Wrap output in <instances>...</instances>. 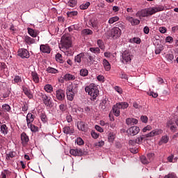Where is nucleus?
<instances>
[{
    "mask_svg": "<svg viewBox=\"0 0 178 178\" xmlns=\"http://www.w3.org/2000/svg\"><path fill=\"white\" fill-rule=\"evenodd\" d=\"M86 92H88L90 95L91 101H95L97 97L99 95V90H98V86L95 83H90L89 86L85 88Z\"/></svg>",
    "mask_w": 178,
    "mask_h": 178,
    "instance_id": "nucleus-1",
    "label": "nucleus"
},
{
    "mask_svg": "<svg viewBox=\"0 0 178 178\" xmlns=\"http://www.w3.org/2000/svg\"><path fill=\"white\" fill-rule=\"evenodd\" d=\"M131 59H133V55H131L129 51H124L122 53L121 62L124 63V65L131 63Z\"/></svg>",
    "mask_w": 178,
    "mask_h": 178,
    "instance_id": "nucleus-2",
    "label": "nucleus"
},
{
    "mask_svg": "<svg viewBox=\"0 0 178 178\" xmlns=\"http://www.w3.org/2000/svg\"><path fill=\"white\" fill-rule=\"evenodd\" d=\"M152 15L151 8H149L138 11L136 16V17H147V16H151Z\"/></svg>",
    "mask_w": 178,
    "mask_h": 178,
    "instance_id": "nucleus-3",
    "label": "nucleus"
},
{
    "mask_svg": "<svg viewBox=\"0 0 178 178\" xmlns=\"http://www.w3.org/2000/svg\"><path fill=\"white\" fill-rule=\"evenodd\" d=\"M40 97L42 98V102L45 106H52V100H51V97L42 92L40 93Z\"/></svg>",
    "mask_w": 178,
    "mask_h": 178,
    "instance_id": "nucleus-4",
    "label": "nucleus"
},
{
    "mask_svg": "<svg viewBox=\"0 0 178 178\" xmlns=\"http://www.w3.org/2000/svg\"><path fill=\"white\" fill-rule=\"evenodd\" d=\"M89 26L92 27L94 30H97V32L99 31V22H98V19L97 17H92L88 22Z\"/></svg>",
    "mask_w": 178,
    "mask_h": 178,
    "instance_id": "nucleus-5",
    "label": "nucleus"
},
{
    "mask_svg": "<svg viewBox=\"0 0 178 178\" xmlns=\"http://www.w3.org/2000/svg\"><path fill=\"white\" fill-rule=\"evenodd\" d=\"M122 35V31L119 28H113L111 31V36L113 40H118Z\"/></svg>",
    "mask_w": 178,
    "mask_h": 178,
    "instance_id": "nucleus-6",
    "label": "nucleus"
},
{
    "mask_svg": "<svg viewBox=\"0 0 178 178\" xmlns=\"http://www.w3.org/2000/svg\"><path fill=\"white\" fill-rule=\"evenodd\" d=\"M128 136H137L140 133V127L137 126H133L127 130Z\"/></svg>",
    "mask_w": 178,
    "mask_h": 178,
    "instance_id": "nucleus-7",
    "label": "nucleus"
},
{
    "mask_svg": "<svg viewBox=\"0 0 178 178\" xmlns=\"http://www.w3.org/2000/svg\"><path fill=\"white\" fill-rule=\"evenodd\" d=\"M18 56L22 59H29L30 58V53L26 49H19L18 50Z\"/></svg>",
    "mask_w": 178,
    "mask_h": 178,
    "instance_id": "nucleus-8",
    "label": "nucleus"
},
{
    "mask_svg": "<svg viewBox=\"0 0 178 178\" xmlns=\"http://www.w3.org/2000/svg\"><path fill=\"white\" fill-rule=\"evenodd\" d=\"M56 98L58 101H65L66 95H65V91L62 89H58L55 93Z\"/></svg>",
    "mask_w": 178,
    "mask_h": 178,
    "instance_id": "nucleus-9",
    "label": "nucleus"
},
{
    "mask_svg": "<svg viewBox=\"0 0 178 178\" xmlns=\"http://www.w3.org/2000/svg\"><path fill=\"white\" fill-rule=\"evenodd\" d=\"M162 133H163V130L161 129H155L149 134H147L146 137L147 138H149V137H155V136H160V134H162Z\"/></svg>",
    "mask_w": 178,
    "mask_h": 178,
    "instance_id": "nucleus-10",
    "label": "nucleus"
},
{
    "mask_svg": "<svg viewBox=\"0 0 178 178\" xmlns=\"http://www.w3.org/2000/svg\"><path fill=\"white\" fill-rule=\"evenodd\" d=\"M76 127L78 130H80L81 131H87V129H88L86 122L83 121H78L76 122Z\"/></svg>",
    "mask_w": 178,
    "mask_h": 178,
    "instance_id": "nucleus-11",
    "label": "nucleus"
},
{
    "mask_svg": "<svg viewBox=\"0 0 178 178\" xmlns=\"http://www.w3.org/2000/svg\"><path fill=\"white\" fill-rule=\"evenodd\" d=\"M63 132L64 134L72 136V134H74V129H73V127L65 126L63 128Z\"/></svg>",
    "mask_w": 178,
    "mask_h": 178,
    "instance_id": "nucleus-12",
    "label": "nucleus"
},
{
    "mask_svg": "<svg viewBox=\"0 0 178 178\" xmlns=\"http://www.w3.org/2000/svg\"><path fill=\"white\" fill-rule=\"evenodd\" d=\"M126 19L131 23V26H138L140 24V19L133 17H127Z\"/></svg>",
    "mask_w": 178,
    "mask_h": 178,
    "instance_id": "nucleus-13",
    "label": "nucleus"
},
{
    "mask_svg": "<svg viewBox=\"0 0 178 178\" xmlns=\"http://www.w3.org/2000/svg\"><path fill=\"white\" fill-rule=\"evenodd\" d=\"M40 50L43 54H51V47H49V45L48 44H41Z\"/></svg>",
    "mask_w": 178,
    "mask_h": 178,
    "instance_id": "nucleus-14",
    "label": "nucleus"
},
{
    "mask_svg": "<svg viewBox=\"0 0 178 178\" xmlns=\"http://www.w3.org/2000/svg\"><path fill=\"white\" fill-rule=\"evenodd\" d=\"M31 77L33 82L35 83V84H38L40 83V75L37 73L35 71L31 72Z\"/></svg>",
    "mask_w": 178,
    "mask_h": 178,
    "instance_id": "nucleus-15",
    "label": "nucleus"
},
{
    "mask_svg": "<svg viewBox=\"0 0 178 178\" xmlns=\"http://www.w3.org/2000/svg\"><path fill=\"white\" fill-rule=\"evenodd\" d=\"M138 123V120L136 118H127L126 119V124L127 126H134V124H137Z\"/></svg>",
    "mask_w": 178,
    "mask_h": 178,
    "instance_id": "nucleus-16",
    "label": "nucleus"
},
{
    "mask_svg": "<svg viewBox=\"0 0 178 178\" xmlns=\"http://www.w3.org/2000/svg\"><path fill=\"white\" fill-rule=\"evenodd\" d=\"M84 58H86V54L85 53H80L79 54H77L74 57L75 63H81V60L84 59Z\"/></svg>",
    "mask_w": 178,
    "mask_h": 178,
    "instance_id": "nucleus-17",
    "label": "nucleus"
},
{
    "mask_svg": "<svg viewBox=\"0 0 178 178\" xmlns=\"http://www.w3.org/2000/svg\"><path fill=\"white\" fill-rule=\"evenodd\" d=\"M29 136H27V134H26V133L23 132L21 134V141H22V145H24V147L29 143Z\"/></svg>",
    "mask_w": 178,
    "mask_h": 178,
    "instance_id": "nucleus-18",
    "label": "nucleus"
},
{
    "mask_svg": "<svg viewBox=\"0 0 178 178\" xmlns=\"http://www.w3.org/2000/svg\"><path fill=\"white\" fill-rule=\"evenodd\" d=\"M67 90H68V91H71L73 94H77V92H79V86L73 85L72 83L67 86Z\"/></svg>",
    "mask_w": 178,
    "mask_h": 178,
    "instance_id": "nucleus-19",
    "label": "nucleus"
},
{
    "mask_svg": "<svg viewBox=\"0 0 178 178\" xmlns=\"http://www.w3.org/2000/svg\"><path fill=\"white\" fill-rule=\"evenodd\" d=\"M85 56L87 58L88 65H91L94 64V62H95L94 56H91V54H89L88 53H86Z\"/></svg>",
    "mask_w": 178,
    "mask_h": 178,
    "instance_id": "nucleus-20",
    "label": "nucleus"
},
{
    "mask_svg": "<svg viewBox=\"0 0 178 178\" xmlns=\"http://www.w3.org/2000/svg\"><path fill=\"white\" fill-rule=\"evenodd\" d=\"M120 107L118 105V103L113 106V112L115 116H120Z\"/></svg>",
    "mask_w": 178,
    "mask_h": 178,
    "instance_id": "nucleus-21",
    "label": "nucleus"
},
{
    "mask_svg": "<svg viewBox=\"0 0 178 178\" xmlns=\"http://www.w3.org/2000/svg\"><path fill=\"white\" fill-rule=\"evenodd\" d=\"M34 118H35V115H34L30 113L27 114V115H26L27 125L31 124L34 122Z\"/></svg>",
    "mask_w": 178,
    "mask_h": 178,
    "instance_id": "nucleus-22",
    "label": "nucleus"
},
{
    "mask_svg": "<svg viewBox=\"0 0 178 178\" xmlns=\"http://www.w3.org/2000/svg\"><path fill=\"white\" fill-rule=\"evenodd\" d=\"M150 9L152 10V15H154V13H156L158 12H162V10L165 9V8L163 7V6H159L154 8H150Z\"/></svg>",
    "mask_w": 178,
    "mask_h": 178,
    "instance_id": "nucleus-23",
    "label": "nucleus"
},
{
    "mask_svg": "<svg viewBox=\"0 0 178 178\" xmlns=\"http://www.w3.org/2000/svg\"><path fill=\"white\" fill-rule=\"evenodd\" d=\"M24 41L28 45H31L32 44H35V39L31 38L30 36H25Z\"/></svg>",
    "mask_w": 178,
    "mask_h": 178,
    "instance_id": "nucleus-24",
    "label": "nucleus"
},
{
    "mask_svg": "<svg viewBox=\"0 0 178 178\" xmlns=\"http://www.w3.org/2000/svg\"><path fill=\"white\" fill-rule=\"evenodd\" d=\"M27 31L29 35H31V37H33V38H37V35H38V32L31 28H28Z\"/></svg>",
    "mask_w": 178,
    "mask_h": 178,
    "instance_id": "nucleus-25",
    "label": "nucleus"
},
{
    "mask_svg": "<svg viewBox=\"0 0 178 178\" xmlns=\"http://www.w3.org/2000/svg\"><path fill=\"white\" fill-rule=\"evenodd\" d=\"M169 141V136L168 135L163 136L159 142V145H163V144H168Z\"/></svg>",
    "mask_w": 178,
    "mask_h": 178,
    "instance_id": "nucleus-26",
    "label": "nucleus"
},
{
    "mask_svg": "<svg viewBox=\"0 0 178 178\" xmlns=\"http://www.w3.org/2000/svg\"><path fill=\"white\" fill-rule=\"evenodd\" d=\"M167 127H170L171 130H176L177 126H176V122L173 120H170L167 122Z\"/></svg>",
    "mask_w": 178,
    "mask_h": 178,
    "instance_id": "nucleus-27",
    "label": "nucleus"
},
{
    "mask_svg": "<svg viewBox=\"0 0 178 178\" xmlns=\"http://www.w3.org/2000/svg\"><path fill=\"white\" fill-rule=\"evenodd\" d=\"M66 94H67V99H68V101H73V99H74V95H76V93H73V92L69 91L67 89Z\"/></svg>",
    "mask_w": 178,
    "mask_h": 178,
    "instance_id": "nucleus-28",
    "label": "nucleus"
},
{
    "mask_svg": "<svg viewBox=\"0 0 178 178\" xmlns=\"http://www.w3.org/2000/svg\"><path fill=\"white\" fill-rule=\"evenodd\" d=\"M63 79L64 80H65V81H70L76 80V76H74V75L71 74H66L63 76Z\"/></svg>",
    "mask_w": 178,
    "mask_h": 178,
    "instance_id": "nucleus-29",
    "label": "nucleus"
},
{
    "mask_svg": "<svg viewBox=\"0 0 178 178\" xmlns=\"http://www.w3.org/2000/svg\"><path fill=\"white\" fill-rule=\"evenodd\" d=\"M103 65L106 72H109V70H111V63H109V61H108V60L105 58L103 59Z\"/></svg>",
    "mask_w": 178,
    "mask_h": 178,
    "instance_id": "nucleus-30",
    "label": "nucleus"
},
{
    "mask_svg": "<svg viewBox=\"0 0 178 178\" xmlns=\"http://www.w3.org/2000/svg\"><path fill=\"white\" fill-rule=\"evenodd\" d=\"M46 72H47V73H51V74H56L58 73H59V71L52 67H48L46 70Z\"/></svg>",
    "mask_w": 178,
    "mask_h": 178,
    "instance_id": "nucleus-31",
    "label": "nucleus"
},
{
    "mask_svg": "<svg viewBox=\"0 0 178 178\" xmlns=\"http://www.w3.org/2000/svg\"><path fill=\"white\" fill-rule=\"evenodd\" d=\"M165 59L167 62H169L170 63H173V60L175 59V56L173 54H167L165 55Z\"/></svg>",
    "mask_w": 178,
    "mask_h": 178,
    "instance_id": "nucleus-32",
    "label": "nucleus"
},
{
    "mask_svg": "<svg viewBox=\"0 0 178 178\" xmlns=\"http://www.w3.org/2000/svg\"><path fill=\"white\" fill-rule=\"evenodd\" d=\"M22 90L25 95H27L28 98H30V99L33 98V95L31 94V92H30V90H29L26 87H23Z\"/></svg>",
    "mask_w": 178,
    "mask_h": 178,
    "instance_id": "nucleus-33",
    "label": "nucleus"
},
{
    "mask_svg": "<svg viewBox=\"0 0 178 178\" xmlns=\"http://www.w3.org/2000/svg\"><path fill=\"white\" fill-rule=\"evenodd\" d=\"M44 91H46V92H49V94H51V92L54 91V87L51 84H47L44 86Z\"/></svg>",
    "mask_w": 178,
    "mask_h": 178,
    "instance_id": "nucleus-34",
    "label": "nucleus"
},
{
    "mask_svg": "<svg viewBox=\"0 0 178 178\" xmlns=\"http://www.w3.org/2000/svg\"><path fill=\"white\" fill-rule=\"evenodd\" d=\"M0 131L1 134H3V136H6V134H8V127L6 124H2L1 126Z\"/></svg>",
    "mask_w": 178,
    "mask_h": 178,
    "instance_id": "nucleus-35",
    "label": "nucleus"
},
{
    "mask_svg": "<svg viewBox=\"0 0 178 178\" xmlns=\"http://www.w3.org/2000/svg\"><path fill=\"white\" fill-rule=\"evenodd\" d=\"M16 156V152H10L9 153L6 154V159L7 161H10L11 158H15Z\"/></svg>",
    "mask_w": 178,
    "mask_h": 178,
    "instance_id": "nucleus-36",
    "label": "nucleus"
},
{
    "mask_svg": "<svg viewBox=\"0 0 178 178\" xmlns=\"http://www.w3.org/2000/svg\"><path fill=\"white\" fill-rule=\"evenodd\" d=\"M119 17L118 16H115L109 18L108 19V24H113V23H116V22H119Z\"/></svg>",
    "mask_w": 178,
    "mask_h": 178,
    "instance_id": "nucleus-37",
    "label": "nucleus"
},
{
    "mask_svg": "<svg viewBox=\"0 0 178 178\" xmlns=\"http://www.w3.org/2000/svg\"><path fill=\"white\" fill-rule=\"evenodd\" d=\"M147 138V135H142L139 137H138L135 141L136 143V144H141V143H143V140H145V138Z\"/></svg>",
    "mask_w": 178,
    "mask_h": 178,
    "instance_id": "nucleus-38",
    "label": "nucleus"
},
{
    "mask_svg": "<svg viewBox=\"0 0 178 178\" xmlns=\"http://www.w3.org/2000/svg\"><path fill=\"white\" fill-rule=\"evenodd\" d=\"M69 31H73L74 30H76V31H79L80 30V25L79 24H74L68 27Z\"/></svg>",
    "mask_w": 178,
    "mask_h": 178,
    "instance_id": "nucleus-39",
    "label": "nucleus"
},
{
    "mask_svg": "<svg viewBox=\"0 0 178 178\" xmlns=\"http://www.w3.org/2000/svg\"><path fill=\"white\" fill-rule=\"evenodd\" d=\"M117 104L120 109H127V108H129V104L127 102H120Z\"/></svg>",
    "mask_w": 178,
    "mask_h": 178,
    "instance_id": "nucleus-40",
    "label": "nucleus"
},
{
    "mask_svg": "<svg viewBox=\"0 0 178 178\" xmlns=\"http://www.w3.org/2000/svg\"><path fill=\"white\" fill-rule=\"evenodd\" d=\"M27 126L29 129H30L31 131H33V133H36V131H38V127L33 124H28Z\"/></svg>",
    "mask_w": 178,
    "mask_h": 178,
    "instance_id": "nucleus-41",
    "label": "nucleus"
},
{
    "mask_svg": "<svg viewBox=\"0 0 178 178\" xmlns=\"http://www.w3.org/2000/svg\"><path fill=\"white\" fill-rule=\"evenodd\" d=\"M80 76L82 77H87L88 76V70L84 68L80 70Z\"/></svg>",
    "mask_w": 178,
    "mask_h": 178,
    "instance_id": "nucleus-42",
    "label": "nucleus"
},
{
    "mask_svg": "<svg viewBox=\"0 0 178 178\" xmlns=\"http://www.w3.org/2000/svg\"><path fill=\"white\" fill-rule=\"evenodd\" d=\"M115 24H116L115 29H119V30H120V31H122V30H125V29H126V26H124V24H123V23H122V22H118Z\"/></svg>",
    "mask_w": 178,
    "mask_h": 178,
    "instance_id": "nucleus-43",
    "label": "nucleus"
},
{
    "mask_svg": "<svg viewBox=\"0 0 178 178\" xmlns=\"http://www.w3.org/2000/svg\"><path fill=\"white\" fill-rule=\"evenodd\" d=\"M2 112H10V106H9V104H3L2 106Z\"/></svg>",
    "mask_w": 178,
    "mask_h": 178,
    "instance_id": "nucleus-44",
    "label": "nucleus"
},
{
    "mask_svg": "<svg viewBox=\"0 0 178 178\" xmlns=\"http://www.w3.org/2000/svg\"><path fill=\"white\" fill-rule=\"evenodd\" d=\"M56 62H59V63H63V57H62V54L58 53L56 55Z\"/></svg>",
    "mask_w": 178,
    "mask_h": 178,
    "instance_id": "nucleus-45",
    "label": "nucleus"
},
{
    "mask_svg": "<svg viewBox=\"0 0 178 178\" xmlns=\"http://www.w3.org/2000/svg\"><path fill=\"white\" fill-rule=\"evenodd\" d=\"M92 31L91 29H83L82 31V33L84 35H92Z\"/></svg>",
    "mask_w": 178,
    "mask_h": 178,
    "instance_id": "nucleus-46",
    "label": "nucleus"
},
{
    "mask_svg": "<svg viewBox=\"0 0 178 178\" xmlns=\"http://www.w3.org/2000/svg\"><path fill=\"white\" fill-rule=\"evenodd\" d=\"M90 5H91V3L90 2H86V3L81 4L79 8L80 9H81L82 10H86V9H88V6H90Z\"/></svg>",
    "mask_w": 178,
    "mask_h": 178,
    "instance_id": "nucleus-47",
    "label": "nucleus"
},
{
    "mask_svg": "<svg viewBox=\"0 0 178 178\" xmlns=\"http://www.w3.org/2000/svg\"><path fill=\"white\" fill-rule=\"evenodd\" d=\"M90 52L95 54L96 55L100 54L101 50L98 47H90Z\"/></svg>",
    "mask_w": 178,
    "mask_h": 178,
    "instance_id": "nucleus-48",
    "label": "nucleus"
},
{
    "mask_svg": "<svg viewBox=\"0 0 178 178\" xmlns=\"http://www.w3.org/2000/svg\"><path fill=\"white\" fill-rule=\"evenodd\" d=\"M76 0H68L67 5H68V6H70V8H74V6H76Z\"/></svg>",
    "mask_w": 178,
    "mask_h": 178,
    "instance_id": "nucleus-49",
    "label": "nucleus"
},
{
    "mask_svg": "<svg viewBox=\"0 0 178 178\" xmlns=\"http://www.w3.org/2000/svg\"><path fill=\"white\" fill-rule=\"evenodd\" d=\"M40 118L43 123H47V122H48V118H47V115H45L44 113H40Z\"/></svg>",
    "mask_w": 178,
    "mask_h": 178,
    "instance_id": "nucleus-50",
    "label": "nucleus"
},
{
    "mask_svg": "<svg viewBox=\"0 0 178 178\" xmlns=\"http://www.w3.org/2000/svg\"><path fill=\"white\" fill-rule=\"evenodd\" d=\"M140 161L143 165H147V163H149L150 161H149L148 159L145 157V156H140Z\"/></svg>",
    "mask_w": 178,
    "mask_h": 178,
    "instance_id": "nucleus-51",
    "label": "nucleus"
},
{
    "mask_svg": "<svg viewBox=\"0 0 178 178\" xmlns=\"http://www.w3.org/2000/svg\"><path fill=\"white\" fill-rule=\"evenodd\" d=\"M147 158L149 160V161L151 162V161H154V159L155 158V154L149 153L147 154Z\"/></svg>",
    "mask_w": 178,
    "mask_h": 178,
    "instance_id": "nucleus-52",
    "label": "nucleus"
},
{
    "mask_svg": "<svg viewBox=\"0 0 178 178\" xmlns=\"http://www.w3.org/2000/svg\"><path fill=\"white\" fill-rule=\"evenodd\" d=\"M108 140L109 143H113V140H115V134H113V133L108 134Z\"/></svg>",
    "mask_w": 178,
    "mask_h": 178,
    "instance_id": "nucleus-53",
    "label": "nucleus"
},
{
    "mask_svg": "<svg viewBox=\"0 0 178 178\" xmlns=\"http://www.w3.org/2000/svg\"><path fill=\"white\" fill-rule=\"evenodd\" d=\"M74 54V51L72 50V49H67L65 51V55H67V56H73Z\"/></svg>",
    "mask_w": 178,
    "mask_h": 178,
    "instance_id": "nucleus-54",
    "label": "nucleus"
},
{
    "mask_svg": "<svg viewBox=\"0 0 178 178\" xmlns=\"http://www.w3.org/2000/svg\"><path fill=\"white\" fill-rule=\"evenodd\" d=\"M131 42H134L135 44H140L141 43V39L139 38H134L130 40Z\"/></svg>",
    "mask_w": 178,
    "mask_h": 178,
    "instance_id": "nucleus-55",
    "label": "nucleus"
},
{
    "mask_svg": "<svg viewBox=\"0 0 178 178\" xmlns=\"http://www.w3.org/2000/svg\"><path fill=\"white\" fill-rule=\"evenodd\" d=\"M97 44L100 49H104V48H105V46L104 45V42L102 40H98Z\"/></svg>",
    "mask_w": 178,
    "mask_h": 178,
    "instance_id": "nucleus-56",
    "label": "nucleus"
},
{
    "mask_svg": "<svg viewBox=\"0 0 178 178\" xmlns=\"http://www.w3.org/2000/svg\"><path fill=\"white\" fill-rule=\"evenodd\" d=\"M67 15L69 17H73V16H77L78 13L77 11H71V12H67Z\"/></svg>",
    "mask_w": 178,
    "mask_h": 178,
    "instance_id": "nucleus-57",
    "label": "nucleus"
},
{
    "mask_svg": "<svg viewBox=\"0 0 178 178\" xmlns=\"http://www.w3.org/2000/svg\"><path fill=\"white\" fill-rule=\"evenodd\" d=\"M151 130H152V127H151V125H147L145 127L142 131L143 133H147V131H151Z\"/></svg>",
    "mask_w": 178,
    "mask_h": 178,
    "instance_id": "nucleus-58",
    "label": "nucleus"
},
{
    "mask_svg": "<svg viewBox=\"0 0 178 178\" xmlns=\"http://www.w3.org/2000/svg\"><path fill=\"white\" fill-rule=\"evenodd\" d=\"M22 111V112H27L29 111V104H27V103H24Z\"/></svg>",
    "mask_w": 178,
    "mask_h": 178,
    "instance_id": "nucleus-59",
    "label": "nucleus"
},
{
    "mask_svg": "<svg viewBox=\"0 0 178 178\" xmlns=\"http://www.w3.org/2000/svg\"><path fill=\"white\" fill-rule=\"evenodd\" d=\"M75 154L76 156H81V155H83V151L81 149H76Z\"/></svg>",
    "mask_w": 178,
    "mask_h": 178,
    "instance_id": "nucleus-60",
    "label": "nucleus"
},
{
    "mask_svg": "<svg viewBox=\"0 0 178 178\" xmlns=\"http://www.w3.org/2000/svg\"><path fill=\"white\" fill-rule=\"evenodd\" d=\"M76 143L78 145H83V144H84V140H83L81 138H77Z\"/></svg>",
    "mask_w": 178,
    "mask_h": 178,
    "instance_id": "nucleus-61",
    "label": "nucleus"
},
{
    "mask_svg": "<svg viewBox=\"0 0 178 178\" xmlns=\"http://www.w3.org/2000/svg\"><path fill=\"white\" fill-rule=\"evenodd\" d=\"M120 79H124V80H128V76L126 72H121V74L120 75Z\"/></svg>",
    "mask_w": 178,
    "mask_h": 178,
    "instance_id": "nucleus-62",
    "label": "nucleus"
},
{
    "mask_svg": "<svg viewBox=\"0 0 178 178\" xmlns=\"http://www.w3.org/2000/svg\"><path fill=\"white\" fill-rule=\"evenodd\" d=\"M140 120L143 123H148V117H147L146 115H142L140 117Z\"/></svg>",
    "mask_w": 178,
    "mask_h": 178,
    "instance_id": "nucleus-63",
    "label": "nucleus"
},
{
    "mask_svg": "<svg viewBox=\"0 0 178 178\" xmlns=\"http://www.w3.org/2000/svg\"><path fill=\"white\" fill-rule=\"evenodd\" d=\"M14 83H22V77L15 76L14 78Z\"/></svg>",
    "mask_w": 178,
    "mask_h": 178,
    "instance_id": "nucleus-64",
    "label": "nucleus"
}]
</instances>
